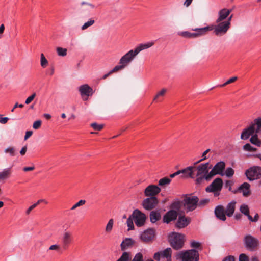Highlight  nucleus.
I'll return each mask as SVG.
<instances>
[{
	"label": "nucleus",
	"mask_w": 261,
	"mask_h": 261,
	"mask_svg": "<svg viewBox=\"0 0 261 261\" xmlns=\"http://www.w3.org/2000/svg\"><path fill=\"white\" fill-rule=\"evenodd\" d=\"M216 24L214 25H209L205 28H208L207 32L213 30L214 33L217 36L221 37L224 35L230 28L231 23L229 21H216Z\"/></svg>",
	"instance_id": "f03ea898"
},
{
	"label": "nucleus",
	"mask_w": 261,
	"mask_h": 261,
	"mask_svg": "<svg viewBox=\"0 0 261 261\" xmlns=\"http://www.w3.org/2000/svg\"><path fill=\"white\" fill-rule=\"evenodd\" d=\"M167 92V89L165 88L162 89L160 91L157 93L156 95L154 96L153 98V101H160V98L161 97L164 96L165 93Z\"/></svg>",
	"instance_id": "e433bc0d"
},
{
	"label": "nucleus",
	"mask_w": 261,
	"mask_h": 261,
	"mask_svg": "<svg viewBox=\"0 0 261 261\" xmlns=\"http://www.w3.org/2000/svg\"><path fill=\"white\" fill-rule=\"evenodd\" d=\"M237 79L238 78L237 76H234L233 77H231V78L229 79L228 80H227L225 83H224L222 85H220L219 86L220 87H224L228 84H230L231 83L234 82L237 80Z\"/></svg>",
	"instance_id": "de8ad7c7"
},
{
	"label": "nucleus",
	"mask_w": 261,
	"mask_h": 261,
	"mask_svg": "<svg viewBox=\"0 0 261 261\" xmlns=\"http://www.w3.org/2000/svg\"><path fill=\"white\" fill-rule=\"evenodd\" d=\"M159 201L155 197H148L142 201V206L146 210L150 211L158 205Z\"/></svg>",
	"instance_id": "1a4fd4ad"
},
{
	"label": "nucleus",
	"mask_w": 261,
	"mask_h": 261,
	"mask_svg": "<svg viewBox=\"0 0 261 261\" xmlns=\"http://www.w3.org/2000/svg\"><path fill=\"white\" fill-rule=\"evenodd\" d=\"M60 248V247L58 245H52L49 248V250H58Z\"/></svg>",
	"instance_id": "680f3d73"
},
{
	"label": "nucleus",
	"mask_w": 261,
	"mask_h": 261,
	"mask_svg": "<svg viewBox=\"0 0 261 261\" xmlns=\"http://www.w3.org/2000/svg\"><path fill=\"white\" fill-rule=\"evenodd\" d=\"M132 261H143V255L140 252L137 253Z\"/></svg>",
	"instance_id": "864d4df0"
},
{
	"label": "nucleus",
	"mask_w": 261,
	"mask_h": 261,
	"mask_svg": "<svg viewBox=\"0 0 261 261\" xmlns=\"http://www.w3.org/2000/svg\"><path fill=\"white\" fill-rule=\"evenodd\" d=\"M231 10L227 9L226 8L222 9L218 12V17L217 19V21H224L226 20L227 17L229 16Z\"/></svg>",
	"instance_id": "412c9836"
},
{
	"label": "nucleus",
	"mask_w": 261,
	"mask_h": 261,
	"mask_svg": "<svg viewBox=\"0 0 261 261\" xmlns=\"http://www.w3.org/2000/svg\"><path fill=\"white\" fill-rule=\"evenodd\" d=\"M190 218L185 216H179L176 224V226L179 228H182L186 227L190 222Z\"/></svg>",
	"instance_id": "6ab92c4d"
},
{
	"label": "nucleus",
	"mask_w": 261,
	"mask_h": 261,
	"mask_svg": "<svg viewBox=\"0 0 261 261\" xmlns=\"http://www.w3.org/2000/svg\"><path fill=\"white\" fill-rule=\"evenodd\" d=\"M153 42H150L144 44H140L137 47H136L134 50L136 51V53H137L138 55L141 51L151 47L153 45Z\"/></svg>",
	"instance_id": "a878e982"
},
{
	"label": "nucleus",
	"mask_w": 261,
	"mask_h": 261,
	"mask_svg": "<svg viewBox=\"0 0 261 261\" xmlns=\"http://www.w3.org/2000/svg\"><path fill=\"white\" fill-rule=\"evenodd\" d=\"M36 207V204H33L32 205H31V206L30 207H29V208L27 210V211H26V214H27V215H29V214L30 213L31 211L33 209H34L35 207Z\"/></svg>",
	"instance_id": "69168bd1"
},
{
	"label": "nucleus",
	"mask_w": 261,
	"mask_h": 261,
	"mask_svg": "<svg viewBox=\"0 0 261 261\" xmlns=\"http://www.w3.org/2000/svg\"><path fill=\"white\" fill-rule=\"evenodd\" d=\"M137 55L135 50H130L120 59L119 64L126 67Z\"/></svg>",
	"instance_id": "9d476101"
},
{
	"label": "nucleus",
	"mask_w": 261,
	"mask_h": 261,
	"mask_svg": "<svg viewBox=\"0 0 261 261\" xmlns=\"http://www.w3.org/2000/svg\"><path fill=\"white\" fill-rule=\"evenodd\" d=\"M244 243L247 249L254 250L258 245L257 239L251 235H247L244 238Z\"/></svg>",
	"instance_id": "f8f14e48"
},
{
	"label": "nucleus",
	"mask_w": 261,
	"mask_h": 261,
	"mask_svg": "<svg viewBox=\"0 0 261 261\" xmlns=\"http://www.w3.org/2000/svg\"><path fill=\"white\" fill-rule=\"evenodd\" d=\"M94 22H95L94 20H93L92 19H90L89 21H88L87 22H85L83 24V25L81 28V29L82 30H86L88 27L92 25L94 23Z\"/></svg>",
	"instance_id": "ea45409f"
},
{
	"label": "nucleus",
	"mask_w": 261,
	"mask_h": 261,
	"mask_svg": "<svg viewBox=\"0 0 261 261\" xmlns=\"http://www.w3.org/2000/svg\"><path fill=\"white\" fill-rule=\"evenodd\" d=\"M71 234L69 232H65L62 238L63 247L66 248L71 242Z\"/></svg>",
	"instance_id": "b1692460"
},
{
	"label": "nucleus",
	"mask_w": 261,
	"mask_h": 261,
	"mask_svg": "<svg viewBox=\"0 0 261 261\" xmlns=\"http://www.w3.org/2000/svg\"><path fill=\"white\" fill-rule=\"evenodd\" d=\"M161 257H162V253L161 251L156 252L154 254L153 258L155 260H159L160 259Z\"/></svg>",
	"instance_id": "bf43d9fd"
},
{
	"label": "nucleus",
	"mask_w": 261,
	"mask_h": 261,
	"mask_svg": "<svg viewBox=\"0 0 261 261\" xmlns=\"http://www.w3.org/2000/svg\"><path fill=\"white\" fill-rule=\"evenodd\" d=\"M245 175L250 181L259 179L261 177V167L255 166L251 167L246 171Z\"/></svg>",
	"instance_id": "0eeeda50"
},
{
	"label": "nucleus",
	"mask_w": 261,
	"mask_h": 261,
	"mask_svg": "<svg viewBox=\"0 0 261 261\" xmlns=\"http://www.w3.org/2000/svg\"><path fill=\"white\" fill-rule=\"evenodd\" d=\"M223 261H235V258L232 256H229L225 258Z\"/></svg>",
	"instance_id": "338daca9"
},
{
	"label": "nucleus",
	"mask_w": 261,
	"mask_h": 261,
	"mask_svg": "<svg viewBox=\"0 0 261 261\" xmlns=\"http://www.w3.org/2000/svg\"><path fill=\"white\" fill-rule=\"evenodd\" d=\"M201 246L200 243L196 242L195 241H193L191 243V247L193 248H198Z\"/></svg>",
	"instance_id": "13d9d810"
},
{
	"label": "nucleus",
	"mask_w": 261,
	"mask_h": 261,
	"mask_svg": "<svg viewBox=\"0 0 261 261\" xmlns=\"http://www.w3.org/2000/svg\"><path fill=\"white\" fill-rule=\"evenodd\" d=\"M183 205V201H175L171 205V210H175L176 212L179 211L181 206Z\"/></svg>",
	"instance_id": "f704fd0d"
},
{
	"label": "nucleus",
	"mask_w": 261,
	"mask_h": 261,
	"mask_svg": "<svg viewBox=\"0 0 261 261\" xmlns=\"http://www.w3.org/2000/svg\"><path fill=\"white\" fill-rule=\"evenodd\" d=\"M254 133H255L254 124H252L247 128L243 130L241 135V139L242 140H246L249 138L251 135H253Z\"/></svg>",
	"instance_id": "aec40b11"
},
{
	"label": "nucleus",
	"mask_w": 261,
	"mask_h": 261,
	"mask_svg": "<svg viewBox=\"0 0 261 261\" xmlns=\"http://www.w3.org/2000/svg\"><path fill=\"white\" fill-rule=\"evenodd\" d=\"M223 186V181L221 178H217L206 188V192L221 191Z\"/></svg>",
	"instance_id": "4468645a"
},
{
	"label": "nucleus",
	"mask_w": 261,
	"mask_h": 261,
	"mask_svg": "<svg viewBox=\"0 0 261 261\" xmlns=\"http://www.w3.org/2000/svg\"><path fill=\"white\" fill-rule=\"evenodd\" d=\"M132 216L135 220L136 225L138 227L143 225L146 219V215L138 209L134 211Z\"/></svg>",
	"instance_id": "6e6552de"
},
{
	"label": "nucleus",
	"mask_w": 261,
	"mask_h": 261,
	"mask_svg": "<svg viewBox=\"0 0 261 261\" xmlns=\"http://www.w3.org/2000/svg\"><path fill=\"white\" fill-rule=\"evenodd\" d=\"M210 149H208L206 150L205 151H204L203 153H202V158L201 159H200V160H199L198 161H197V162H196L195 163V164L199 163L200 162L207 159V157L206 156V154L210 152Z\"/></svg>",
	"instance_id": "3c124183"
},
{
	"label": "nucleus",
	"mask_w": 261,
	"mask_h": 261,
	"mask_svg": "<svg viewBox=\"0 0 261 261\" xmlns=\"http://www.w3.org/2000/svg\"><path fill=\"white\" fill-rule=\"evenodd\" d=\"M11 174V170L10 168L4 169L0 172V180H5L8 179Z\"/></svg>",
	"instance_id": "cd10ccee"
},
{
	"label": "nucleus",
	"mask_w": 261,
	"mask_h": 261,
	"mask_svg": "<svg viewBox=\"0 0 261 261\" xmlns=\"http://www.w3.org/2000/svg\"><path fill=\"white\" fill-rule=\"evenodd\" d=\"M15 149L14 147H9L7 148H6L5 149V153H9L10 154V155L11 156H14L15 155Z\"/></svg>",
	"instance_id": "79ce46f5"
},
{
	"label": "nucleus",
	"mask_w": 261,
	"mask_h": 261,
	"mask_svg": "<svg viewBox=\"0 0 261 261\" xmlns=\"http://www.w3.org/2000/svg\"><path fill=\"white\" fill-rule=\"evenodd\" d=\"M236 202L232 201L227 205L226 208H225V212L226 216L231 217L233 215L236 209Z\"/></svg>",
	"instance_id": "4be33fe9"
},
{
	"label": "nucleus",
	"mask_w": 261,
	"mask_h": 261,
	"mask_svg": "<svg viewBox=\"0 0 261 261\" xmlns=\"http://www.w3.org/2000/svg\"><path fill=\"white\" fill-rule=\"evenodd\" d=\"M117 261H129V253L126 252H123Z\"/></svg>",
	"instance_id": "a19ab883"
},
{
	"label": "nucleus",
	"mask_w": 261,
	"mask_h": 261,
	"mask_svg": "<svg viewBox=\"0 0 261 261\" xmlns=\"http://www.w3.org/2000/svg\"><path fill=\"white\" fill-rule=\"evenodd\" d=\"M67 49L63 48L61 47H58L57 48V52L58 55L60 56L64 57L67 55Z\"/></svg>",
	"instance_id": "4c0bfd02"
},
{
	"label": "nucleus",
	"mask_w": 261,
	"mask_h": 261,
	"mask_svg": "<svg viewBox=\"0 0 261 261\" xmlns=\"http://www.w3.org/2000/svg\"><path fill=\"white\" fill-rule=\"evenodd\" d=\"M79 91L82 95H85L87 96L92 94V89L87 84L82 85L79 88Z\"/></svg>",
	"instance_id": "5701e85b"
},
{
	"label": "nucleus",
	"mask_w": 261,
	"mask_h": 261,
	"mask_svg": "<svg viewBox=\"0 0 261 261\" xmlns=\"http://www.w3.org/2000/svg\"><path fill=\"white\" fill-rule=\"evenodd\" d=\"M225 168V163L223 161L217 163L212 168V170L206 175L197 178L196 179V184L200 185L203 183L204 180L210 181L215 175L217 174L223 176V172Z\"/></svg>",
	"instance_id": "f257e3e1"
},
{
	"label": "nucleus",
	"mask_w": 261,
	"mask_h": 261,
	"mask_svg": "<svg viewBox=\"0 0 261 261\" xmlns=\"http://www.w3.org/2000/svg\"><path fill=\"white\" fill-rule=\"evenodd\" d=\"M133 219H134L133 218L132 215H130L127 220L126 224L128 227V230L133 229L134 228Z\"/></svg>",
	"instance_id": "58836bf2"
},
{
	"label": "nucleus",
	"mask_w": 261,
	"mask_h": 261,
	"mask_svg": "<svg viewBox=\"0 0 261 261\" xmlns=\"http://www.w3.org/2000/svg\"><path fill=\"white\" fill-rule=\"evenodd\" d=\"M209 202V200L207 199H203V200H201L200 202H199V204L200 205H204L205 204H206L207 203H208Z\"/></svg>",
	"instance_id": "0e129e2a"
},
{
	"label": "nucleus",
	"mask_w": 261,
	"mask_h": 261,
	"mask_svg": "<svg viewBox=\"0 0 261 261\" xmlns=\"http://www.w3.org/2000/svg\"><path fill=\"white\" fill-rule=\"evenodd\" d=\"M243 148L246 151H252V152H253V151H255L256 150V148L253 147L252 146H251V145L249 143H247L246 144H245L244 146H243Z\"/></svg>",
	"instance_id": "09e8293b"
},
{
	"label": "nucleus",
	"mask_w": 261,
	"mask_h": 261,
	"mask_svg": "<svg viewBox=\"0 0 261 261\" xmlns=\"http://www.w3.org/2000/svg\"><path fill=\"white\" fill-rule=\"evenodd\" d=\"M86 203V201L85 200H80L78 202L75 203L71 208V210H74L77 207L82 206L85 204Z\"/></svg>",
	"instance_id": "8fccbe9b"
},
{
	"label": "nucleus",
	"mask_w": 261,
	"mask_h": 261,
	"mask_svg": "<svg viewBox=\"0 0 261 261\" xmlns=\"http://www.w3.org/2000/svg\"><path fill=\"white\" fill-rule=\"evenodd\" d=\"M216 217L220 220L225 221L226 219L225 208L222 205H218L215 209Z\"/></svg>",
	"instance_id": "a211bd4d"
},
{
	"label": "nucleus",
	"mask_w": 261,
	"mask_h": 261,
	"mask_svg": "<svg viewBox=\"0 0 261 261\" xmlns=\"http://www.w3.org/2000/svg\"><path fill=\"white\" fill-rule=\"evenodd\" d=\"M161 188L157 185H150L144 190V195L146 197H155L161 192Z\"/></svg>",
	"instance_id": "ddd939ff"
},
{
	"label": "nucleus",
	"mask_w": 261,
	"mask_h": 261,
	"mask_svg": "<svg viewBox=\"0 0 261 261\" xmlns=\"http://www.w3.org/2000/svg\"><path fill=\"white\" fill-rule=\"evenodd\" d=\"M239 261H249V259L246 254L242 253L239 256Z\"/></svg>",
	"instance_id": "4d7b16f0"
},
{
	"label": "nucleus",
	"mask_w": 261,
	"mask_h": 261,
	"mask_svg": "<svg viewBox=\"0 0 261 261\" xmlns=\"http://www.w3.org/2000/svg\"><path fill=\"white\" fill-rule=\"evenodd\" d=\"M195 169V166H190L183 170H179V174H181V177L185 178L190 177L191 178H194V169Z\"/></svg>",
	"instance_id": "f3484780"
},
{
	"label": "nucleus",
	"mask_w": 261,
	"mask_h": 261,
	"mask_svg": "<svg viewBox=\"0 0 261 261\" xmlns=\"http://www.w3.org/2000/svg\"><path fill=\"white\" fill-rule=\"evenodd\" d=\"M9 120L8 117H0V123L6 124Z\"/></svg>",
	"instance_id": "e2e57ef3"
},
{
	"label": "nucleus",
	"mask_w": 261,
	"mask_h": 261,
	"mask_svg": "<svg viewBox=\"0 0 261 261\" xmlns=\"http://www.w3.org/2000/svg\"><path fill=\"white\" fill-rule=\"evenodd\" d=\"M113 224H114V221L112 219H111L109 221V222L106 226V231L107 232H110L112 230V229L113 228Z\"/></svg>",
	"instance_id": "37998d69"
},
{
	"label": "nucleus",
	"mask_w": 261,
	"mask_h": 261,
	"mask_svg": "<svg viewBox=\"0 0 261 261\" xmlns=\"http://www.w3.org/2000/svg\"><path fill=\"white\" fill-rule=\"evenodd\" d=\"M208 28H195L192 30L196 31V33H190L188 31H184L180 33V35L184 37L189 38H195L203 36L207 33Z\"/></svg>",
	"instance_id": "423d86ee"
},
{
	"label": "nucleus",
	"mask_w": 261,
	"mask_h": 261,
	"mask_svg": "<svg viewBox=\"0 0 261 261\" xmlns=\"http://www.w3.org/2000/svg\"><path fill=\"white\" fill-rule=\"evenodd\" d=\"M254 127L255 133L261 132V117L254 120Z\"/></svg>",
	"instance_id": "72a5a7b5"
},
{
	"label": "nucleus",
	"mask_w": 261,
	"mask_h": 261,
	"mask_svg": "<svg viewBox=\"0 0 261 261\" xmlns=\"http://www.w3.org/2000/svg\"><path fill=\"white\" fill-rule=\"evenodd\" d=\"M94 8L95 6L92 4L85 2H83L81 3L80 10L81 12L88 11L90 9H93Z\"/></svg>",
	"instance_id": "c85d7f7f"
},
{
	"label": "nucleus",
	"mask_w": 261,
	"mask_h": 261,
	"mask_svg": "<svg viewBox=\"0 0 261 261\" xmlns=\"http://www.w3.org/2000/svg\"><path fill=\"white\" fill-rule=\"evenodd\" d=\"M27 150V146L23 147L20 151V154L21 155H24L26 153Z\"/></svg>",
	"instance_id": "774afa93"
},
{
	"label": "nucleus",
	"mask_w": 261,
	"mask_h": 261,
	"mask_svg": "<svg viewBox=\"0 0 261 261\" xmlns=\"http://www.w3.org/2000/svg\"><path fill=\"white\" fill-rule=\"evenodd\" d=\"M240 211L242 214L247 216L249 220H252V217L249 215V209L247 205L242 204L240 207Z\"/></svg>",
	"instance_id": "7c9ffc66"
},
{
	"label": "nucleus",
	"mask_w": 261,
	"mask_h": 261,
	"mask_svg": "<svg viewBox=\"0 0 261 261\" xmlns=\"http://www.w3.org/2000/svg\"><path fill=\"white\" fill-rule=\"evenodd\" d=\"M171 180L169 178L165 177L159 180L158 184L159 186L164 187L168 185L171 182Z\"/></svg>",
	"instance_id": "473e14b6"
},
{
	"label": "nucleus",
	"mask_w": 261,
	"mask_h": 261,
	"mask_svg": "<svg viewBox=\"0 0 261 261\" xmlns=\"http://www.w3.org/2000/svg\"><path fill=\"white\" fill-rule=\"evenodd\" d=\"M32 134L33 132L32 130L27 131L24 136V140H27L29 137H30L32 136Z\"/></svg>",
	"instance_id": "052dcab7"
},
{
	"label": "nucleus",
	"mask_w": 261,
	"mask_h": 261,
	"mask_svg": "<svg viewBox=\"0 0 261 261\" xmlns=\"http://www.w3.org/2000/svg\"><path fill=\"white\" fill-rule=\"evenodd\" d=\"M177 259L182 261H198L199 253L195 249L180 251L176 254Z\"/></svg>",
	"instance_id": "7ed1b4c3"
},
{
	"label": "nucleus",
	"mask_w": 261,
	"mask_h": 261,
	"mask_svg": "<svg viewBox=\"0 0 261 261\" xmlns=\"http://www.w3.org/2000/svg\"><path fill=\"white\" fill-rule=\"evenodd\" d=\"M234 173V171L232 168H228L226 169L224 175H225L228 177H232Z\"/></svg>",
	"instance_id": "c03bdc74"
},
{
	"label": "nucleus",
	"mask_w": 261,
	"mask_h": 261,
	"mask_svg": "<svg viewBox=\"0 0 261 261\" xmlns=\"http://www.w3.org/2000/svg\"><path fill=\"white\" fill-rule=\"evenodd\" d=\"M161 253L162 257L166 258L168 261L171 260L172 250L170 248L165 249Z\"/></svg>",
	"instance_id": "2f4dec72"
},
{
	"label": "nucleus",
	"mask_w": 261,
	"mask_h": 261,
	"mask_svg": "<svg viewBox=\"0 0 261 261\" xmlns=\"http://www.w3.org/2000/svg\"><path fill=\"white\" fill-rule=\"evenodd\" d=\"M257 134V133H255V134L252 136L250 139V141L251 143L259 146L261 144V141L258 139Z\"/></svg>",
	"instance_id": "c9c22d12"
},
{
	"label": "nucleus",
	"mask_w": 261,
	"mask_h": 261,
	"mask_svg": "<svg viewBox=\"0 0 261 261\" xmlns=\"http://www.w3.org/2000/svg\"><path fill=\"white\" fill-rule=\"evenodd\" d=\"M48 64V61L44 57L43 54H41V66L44 68Z\"/></svg>",
	"instance_id": "49530a36"
},
{
	"label": "nucleus",
	"mask_w": 261,
	"mask_h": 261,
	"mask_svg": "<svg viewBox=\"0 0 261 261\" xmlns=\"http://www.w3.org/2000/svg\"><path fill=\"white\" fill-rule=\"evenodd\" d=\"M212 168V165L207 162L205 164H201L199 166L195 167V169H194V171H197L196 176L198 178L200 176H203L204 175L207 174L209 173L208 170Z\"/></svg>",
	"instance_id": "9b49d317"
},
{
	"label": "nucleus",
	"mask_w": 261,
	"mask_h": 261,
	"mask_svg": "<svg viewBox=\"0 0 261 261\" xmlns=\"http://www.w3.org/2000/svg\"><path fill=\"white\" fill-rule=\"evenodd\" d=\"M199 199L197 196L186 195L183 200V205L188 211H192L196 207Z\"/></svg>",
	"instance_id": "39448f33"
},
{
	"label": "nucleus",
	"mask_w": 261,
	"mask_h": 261,
	"mask_svg": "<svg viewBox=\"0 0 261 261\" xmlns=\"http://www.w3.org/2000/svg\"><path fill=\"white\" fill-rule=\"evenodd\" d=\"M169 241L173 248L179 250L184 246L185 236L179 233L173 232L169 236Z\"/></svg>",
	"instance_id": "20e7f679"
},
{
	"label": "nucleus",
	"mask_w": 261,
	"mask_h": 261,
	"mask_svg": "<svg viewBox=\"0 0 261 261\" xmlns=\"http://www.w3.org/2000/svg\"><path fill=\"white\" fill-rule=\"evenodd\" d=\"M134 243V241L130 238L125 239L121 244V248L122 250H125L126 248L132 246Z\"/></svg>",
	"instance_id": "c756f323"
},
{
	"label": "nucleus",
	"mask_w": 261,
	"mask_h": 261,
	"mask_svg": "<svg viewBox=\"0 0 261 261\" xmlns=\"http://www.w3.org/2000/svg\"><path fill=\"white\" fill-rule=\"evenodd\" d=\"M125 67L122 65L120 64L119 65L116 66L112 70H111V73H115L119 70H122Z\"/></svg>",
	"instance_id": "603ef678"
},
{
	"label": "nucleus",
	"mask_w": 261,
	"mask_h": 261,
	"mask_svg": "<svg viewBox=\"0 0 261 261\" xmlns=\"http://www.w3.org/2000/svg\"><path fill=\"white\" fill-rule=\"evenodd\" d=\"M177 217V212L175 210H170L163 217V222L169 223L170 222L176 219Z\"/></svg>",
	"instance_id": "dca6fc26"
},
{
	"label": "nucleus",
	"mask_w": 261,
	"mask_h": 261,
	"mask_svg": "<svg viewBox=\"0 0 261 261\" xmlns=\"http://www.w3.org/2000/svg\"><path fill=\"white\" fill-rule=\"evenodd\" d=\"M150 221L154 223L161 219V215L160 211H152L150 213Z\"/></svg>",
	"instance_id": "393cba45"
},
{
	"label": "nucleus",
	"mask_w": 261,
	"mask_h": 261,
	"mask_svg": "<svg viewBox=\"0 0 261 261\" xmlns=\"http://www.w3.org/2000/svg\"><path fill=\"white\" fill-rule=\"evenodd\" d=\"M36 94L35 93H33L31 96H29L25 101V103L28 105L35 98Z\"/></svg>",
	"instance_id": "5fc2aeb1"
},
{
	"label": "nucleus",
	"mask_w": 261,
	"mask_h": 261,
	"mask_svg": "<svg viewBox=\"0 0 261 261\" xmlns=\"http://www.w3.org/2000/svg\"><path fill=\"white\" fill-rule=\"evenodd\" d=\"M42 124V121L40 120L35 121L33 124V128L35 129H39Z\"/></svg>",
	"instance_id": "6e6d98bb"
},
{
	"label": "nucleus",
	"mask_w": 261,
	"mask_h": 261,
	"mask_svg": "<svg viewBox=\"0 0 261 261\" xmlns=\"http://www.w3.org/2000/svg\"><path fill=\"white\" fill-rule=\"evenodd\" d=\"M90 126L95 130H100L103 127V124H98L96 123H92Z\"/></svg>",
	"instance_id": "a18cd8bd"
},
{
	"label": "nucleus",
	"mask_w": 261,
	"mask_h": 261,
	"mask_svg": "<svg viewBox=\"0 0 261 261\" xmlns=\"http://www.w3.org/2000/svg\"><path fill=\"white\" fill-rule=\"evenodd\" d=\"M249 188L250 185L247 182H244L240 187L239 190L243 192L244 196H248L250 194Z\"/></svg>",
	"instance_id": "bb28decb"
},
{
	"label": "nucleus",
	"mask_w": 261,
	"mask_h": 261,
	"mask_svg": "<svg viewBox=\"0 0 261 261\" xmlns=\"http://www.w3.org/2000/svg\"><path fill=\"white\" fill-rule=\"evenodd\" d=\"M155 235V231L153 229H148L142 232L140 236V239L144 243L152 242Z\"/></svg>",
	"instance_id": "2eb2a0df"
}]
</instances>
